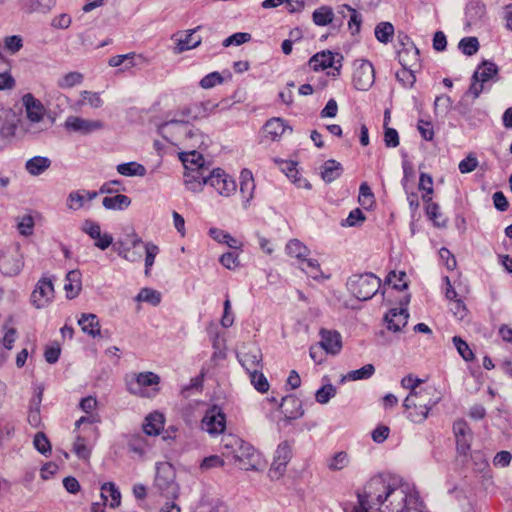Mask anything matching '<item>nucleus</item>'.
Masks as SVG:
<instances>
[{
    "label": "nucleus",
    "mask_w": 512,
    "mask_h": 512,
    "mask_svg": "<svg viewBox=\"0 0 512 512\" xmlns=\"http://www.w3.org/2000/svg\"><path fill=\"white\" fill-rule=\"evenodd\" d=\"M357 496L358 505L352 512H369L374 507L380 512H427L419 492L391 474L373 476Z\"/></svg>",
    "instance_id": "nucleus-1"
},
{
    "label": "nucleus",
    "mask_w": 512,
    "mask_h": 512,
    "mask_svg": "<svg viewBox=\"0 0 512 512\" xmlns=\"http://www.w3.org/2000/svg\"><path fill=\"white\" fill-rule=\"evenodd\" d=\"M32 122V93L22 97V103L12 109H0V137L21 136L29 129Z\"/></svg>",
    "instance_id": "nucleus-2"
},
{
    "label": "nucleus",
    "mask_w": 512,
    "mask_h": 512,
    "mask_svg": "<svg viewBox=\"0 0 512 512\" xmlns=\"http://www.w3.org/2000/svg\"><path fill=\"white\" fill-rule=\"evenodd\" d=\"M154 487L167 499L175 500L180 493V487L176 482V471L169 462L156 464Z\"/></svg>",
    "instance_id": "nucleus-3"
},
{
    "label": "nucleus",
    "mask_w": 512,
    "mask_h": 512,
    "mask_svg": "<svg viewBox=\"0 0 512 512\" xmlns=\"http://www.w3.org/2000/svg\"><path fill=\"white\" fill-rule=\"evenodd\" d=\"M348 290L360 301L371 299L381 287V279L371 272L354 274L347 281Z\"/></svg>",
    "instance_id": "nucleus-4"
},
{
    "label": "nucleus",
    "mask_w": 512,
    "mask_h": 512,
    "mask_svg": "<svg viewBox=\"0 0 512 512\" xmlns=\"http://www.w3.org/2000/svg\"><path fill=\"white\" fill-rule=\"evenodd\" d=\"M169 128H176L178 132L183 133L185 140L189 142L191 148L196 149L202 148V146L207 147V140L209 139L208 136L203 134L198 128H189L188 120L171 119L165 121L158 126V132L166 138L165 134Z\"/></svg>",
    "instance_id": "nucleus-5"
},
{
    "label": "nucleus",
    "mask_w": 512,
    "mask_h": 512,
    "mask_svg": "<svg viewBox=\"0 0 512 512\" xmlns=\"http://www.w3.org/2000/svg\"><path fill=\"white\" fill-rule=\"evenodd\" d=\"M440 397L429 398L426 400V396L423 398H415V393L408 394L403 402L404 408L407 410V418L413 423H423L430 410L439 403Z\"/></svg>",
    "instance_id": "nucleus-6"
},
{
    "label": "nucleus",
    "mask_w": 512,
    "mask_h": 512,
    "mask_svg": "<svg viewBox=\"0 0 512 512\" xmlns=\"http://www.w3.org/2000/svg\"><path fill=\"white\" fill-rule=\"evenodd\" d=\"M223 442L224 447L230 450V453L236 461L242 462L252 469L256 468V462L254 460L257 456L256 450L250 443L234 435L225 437Z\"/></svg>",
    "instance_id": "nucleus-7"
},
{
    "label": "nucleus",
    "mask_w": 512,
    "mask_h": 512,
    "mask_svg": "<svg viewBox=\"0 0 512 512\" xmlns=\"http://www.w3.org/2000/svg\"><path fill=\"white\" fill-rule=\"evenodd\" d=\"M159 383V375L151 371L133 373L125 377L128 392L138 397H148L147 387L157 386Z\"/></svg>",
    "instance_id": "nucleus-8"
},
{
    "label": "nucleus",
    "mask_w": 512,
    "mask_h": 512,
    "mask_svg": "<svg viewBox=\"0 0 512 512\" xmlns=\"http://www.w3.org/2000/svg\"><path fill=\"white\" fill-rule=\"evenodd\" d=\"M419 56V50L398 51V60L402 69L396 73V78L404 87L411 88L416 82L412 68L418 64Z\"/></svg>",
    "instance_id": "nucleus-9"
},
{
    "label": "nucleus",
    "mask_w": 512,
    "mask_h": 512,
    "mask_svg": "<svg viewBox=\"0 0 512 512\" xmlns=\"http://www.w3.org/2000/svg\"><path fill=\"white\" fill-rule=\"evenodd\" d=\"M343 56L340 53H333L330 50H324L314 54L309 59V65L314 71L333 68V76L340 75Z\"/></svg>",
    "instance_id": "nucleus-10"
},
{
    "label": "nucleus",
    "mask_w": 512,
    "mask_h": 512,
    "mask_svg": "<svg viewBox=\"0 0 512 512\" xmlns=\"http://www.w3.org/2000/svg\"><path fill=\"white\" fill-rule=\"evenodd\" d=\"M353 85L359 91H367L375 81V71L368 60L354 62Z\"/></svg>",
    "instance_id": "nucleus-11"
},
{
    "label": "nucleus",
    "mask_w": 512,
    "mask_h": 512,
    "mask_svg": "<svg viewBox=\"0 0 512 512\" xmlns=\"http://www.w3.org/2000/svg\"><path fill=\"white\" fill-rule=\"evenodd\" d=\"M201 427L210 435H219L226 428V415L218 405L209 407L201 421Z\"/></svg>",
    "instance_id": "nucleus-12"
},
{
    "label": "nucleus",
    "mask_w": 512,
    "mask_h": 512,
    "mask_svg": "<svg viewBox=\"0 0 512 512\" xmlns=\"http://www.w3.org/2000/svg\"><path fill=\"white\" fill-rule=\"evenodd\" d=\"M236 357L247 373L263 370V355L261 349L252 344L245 345L237 352Z\"/></svg>",
    "instance_id": "nucleus-13"
},
{
    "label": "nucleus",
    "mask_w": 512,
    "mask_h": 512,
    "mask_svg": "<svg viewBox=\"0 0 512 512\" xmlns=\"http://www.w3.org/2000/svg\"><path fill=\"white\" fill-rule=\"evenodd\" d=\"M453 433L456 440L457 453L467 456L471 450L473 432L464 419H458L453 423Z\"/></svg>",
    "instance_id": "nucleus-14"
},
{
    "label": "nucleus",
    "mask_w": 512,
    "mask_h": 512,
    "mask_svg": "<svg viewBox=\"0 0 512 512\" xmlns=\"http://www.w3.org/2000/svg\"><path fill=\"white\" fill-rule=\"evenodd\" d=\"M410 301V296H407L404 302V305H408ZM409 313L406 307H403V302H401L400 308H392L384 315V323L386 328L389 331L394 333L400 332L403 327H405L408 323Z\"/></svg>",
    "instance_id": "nucleus-15"
},
{
    "label": "nucleus",
    "mask_w": 512,
    "mask_h": 512,
    "mask_svg": "<svg viewBox=\"0 0 512 512\" xmlns=\"http://www.w3.org/2000/svg\"><path fill=\"white\" fill-rule=\"evenodd\" d=\"M209 171L205 165L185 169L184 183L188 190L200 192L204 185H209Z\"/></svg>",
    "instance_id": "nucleus-16"
},
{
    "label": "nucleus",
    "mask_w": 512,
    "mask_h": 512,
    "mask_svg": "<svg viewBox=\"0 0 512 512\" xmlns=\"http://www.w3.org/2000/svg\"><path fill=\"white\" fill-rule=\"evenodd\" d=\"M54 296L53 277H42L34 287V307H46L53 301Z\"/></svg>",
    "instance_id": "nucleus-17"
},
{
    "label": "nucleus",
    "mask_w": 512,
    "mask_h": 512,
    "mask_svg": "<svg viewBox=\"0 0 512 512\" xmlns=\"http://www.w3.org/2000/svg\"><path fill=\"white\" fill-rule=\"evenodd\" d=\"M208 181L209 186L213 187L222 196H230L236 191L235 181L220 168L209 172Z\"/></svg>",
    "instance_id": "nucleus-18"
},
{
    "label": "nucleus",
    "mask_w": 512,
    "mask_h": 512,
    "mask_svg": "<svg viewBox=\"0 0 512 512\" xmlns=\"http://www.w3.org/2000/svg\"><path fill=\"white\" fill-rule=\"evenodd\" d=\"M292 457L291 445L288 441L281 442L275 452L272 465L269 470L271 478H279L286 470V466Z\"/></svg>",
    "instance_id": "nucleus-19"
},
{
    "label": "nucleus",
    "mask_w": 512,
    "mask_h": 512,
    "mask_svg": "<svg viewBox=\"0 0 512 512\" xmlns=\"http://www.w3.org/2000/svg\"><path fill=\"white\" fill-rule=\"evenodd\" d=\"M284 415V420L290 423L292 420L301 418L304 415L302 401L294 394L282 397L278 405Z\"/></svg>",
    "instance_id": "nucleus-20"
},
{
    "label": "nucleus",
    "mask_w": 512,
    "mask_h": 512,
    "mask_svg": "<svg viewBox=\"0 0 512 512\" xmlns=\"http://www.w3.org/2000/svg\"><path fill=\"white\" fill-rule=\"evenodd\" d=\"M64 126L67 130L87 135L103 129L104 123L100 120H88L77 116H69Z\"/></svg>",
    "instance_id": "nucleus-21"
},
{
    "label": "nucleus",
    "mask_w": 512,
    "mask_h": 512,
    "mask_svg": "<svg viewBox=\"0 0 512 512\" xmlns=\"http://www.w3.org/2000/svg\"><path fill=\"white\" fill-rule=\"evenodd\" d=\"M55 123V117L46 110L40 100L34 98V132H40L51 128Z\"/></svg>",
    "instance_id": "nucleus-22"
},
{
    "label": "nucleus",
    "mask_w": 512,
    "mask_h": 512,
    "mask_svg": "<svg viewBox=\"0 0 512 512\" xmlns=\"http://www.w3.org/2000/svg\"><path fill=\"white\" fill-rule=\"evenodd\" d=\"M320 346L331 355H337L342 349V337L336 330L321 329Z\"/></svg>",
    "instance_id": "nucleus-23"
},
{
    "label": "nucleus",
    "mask_w": 512,
    "mask_h": 512,
    "mask_svg": "<svg viewBox=\"0 0 512 512\" xmlns=\"http://www.w3.org/2000/svg\"><path fill=\"white\" fill-rule=\"evenodd\" d=\"M82 274L79 270H71L66 274L64 290L66 298L72 300L76 298L82 290Z\"/></svg>",
    "instance_id": "nucleus-24"
},
{
    "label": "nucleus",
    "mask_w": 512,
    "mask_h": 512,
    "mask_svg": "<svg viewBox=\"0 0 512 512\" xmlns=\"http://www.w3.org/2000/svg\"><path fill=\"white\" fill-rule=\"evenodd\" d=\"M254 189L255 183L252 172L248 169H243L240 174V194L245 207L253 198Z\"/></svg>",
    "instance_id": "nucleus-25"
},
{
    "label": "nucleus",
    "mask_w": 512,
    "mask_h": 512,
    "mask_svg": "<svg viewBox=\"0 0 512 512\" xmlns=\"http://www.w3.org/2000/svg\"><path fill=\"white\" fill-rule=\"evenodd\" d=\"M164 415L157 411L146 416L143 423V432L148 436H157L164 428Z\"/></svg>",
    "instance_id": "nucleus-26"
},
{
    "label": "nucleus",
    "mask_w": 512,
    "mask_h": 512,
    "mask_svg": "<svg viewBox=\"0 0 512 512\" xmlns=\"http://www.w3.org/2000/svg\"><path fill=\"white\" fill-rule=\"evenodd\" d=\"M143 244L142 239L133 231L126 235V240H118L113 244V250L124 259L126 253Z\"/></svg>",
    "instance_id": "nucleus-27"
},
{
    "label": "nucleus",
    "mask_w": 512,
    "mask_h": 512,
    "mask_svg": "<svg viewBox=\"0 0 512 512\" xmlns=\"http://www.w3.org/2000/svg\"><path fill=\"white\" fill-rule=\"evenodd\" d=\"M343 170L340 162L329 159L321 166V178L324 182L331 183L342 175Z\"/></svg>",
    "instance_id": "nucleus-28"
},
{
    "label": "nucleus",
    "mask_w": 512,
    "mask_h": 512,
    "mask_svg": "<svg viewBox=\"0 0 512 512\" xmlns=\"http://www.w3.org/2000/svg\"><path fill=\"white\" fill-rule=\"evenodd\" d=\"M78 324L84 333L92 336L93 338L99 336L101 333L100 323L98 317L92 313H83L78 320Z\"/></svg>",
    "instance_id": "nucleus-29"
},
{
    "label": "nucleus",
    "mask_w": 512,
    "mask_h": 512,
    "mask_svg": "<svg viewBox=\"0 0 512 512\" xmlns=\"http://www.w3.org/2000/svg\"><path fill=\"white\" fill-rule=\"evenodd\" d=\"M287 126L285 121L281 118H271L264 126L263 131L265 136L272 141L278 140L285 132Z\"/></svg>",
    "instance_id": "nucleus-30"
},
{
    "label": "nucleus",
    "mask_w": 512,
    "mask_h": 512,
    "mask_svg": "<svg viewBox=\"0 0 512 512\" xmlns=\"http://www.w3.org/2000/svg\"><path fill=\"white\" fill-rule=\"evenodd\" d=\"M498 70V66L494 62L484 60L474 72H478V80L485 84L490 80H498Z\"/></svg>",
    "instance_id": "nucleus-31"
},
{
    "label": "nucleus",
    "mask_w": 512,
    "mask_h": 512,
    "mask_svg": "<svg viewBox=\"0 0 512 512\" xmlns=\"http://www.w3.org/2000/svg\"><path fill=\"white\" fill-rule=\"evenodd\" d=\"M13 324H14V318H13V316L10 315L6 319V321L3 325V328H2L4 335L0 340V345L3 349H5L7 351H10L13 348L14 342L17 337V330L15 327H13Z\"/></svg>",
    "instance_id": "nucleus-32"
},
{
    "label": "nucleus",
    "mask_w": 512,
    "mask_h": 512,
    "mask_svg": "<svg viewBox=\"0 0 512 512\" xmlns=\"http://www.w3.org/2000/svg\"><path fill=\"white\" fill-rule=\"evenodd\" d=\"M102 205L107 210H125L131 205V199L124 194L115 196H106L102 200Z\"/></svg>",
    "instance_id": "nucleus-33"
},
{
    "label": "nucleus",
    "mask_w": 512,
    "mask_h": 512,
    "mask_svg": "<svg viewBox=\"0 0 512 512\" xmlns=\"http://www.w3.org/2000/svg\"><path fill=\"white\" fill-rule=\"evenodd\" d=\"M108 495L111 498L110 508H116L121 503V493L113 482H106L101 486V497L104 502L107 501Z\"/></svg>",
    "instance_id": "nucleus-34"
},
{
    "label": "nucleus",
    "mask_w": 512,
    "mask_h": 512,
    "mask_svg": "<svg viewBox=\"0 0 512 512\" xmlns=\"http://www.w3.org/2000/svg\"><path fill=\"white\" fill-rule=\"evenodd\" d=\"M286 252L289 256L295 257L301 262L306 260V257L310 254L308 247L298 239H291L286 244Z\"/></svg>",
    "instance_id": "nucleus-35"
},
{
    "label": "nucleus",
    "mask_w": 512,
    "mask_h": 512,
    "mask_svg": "<svg viewBox=\"0 0 512 512\" xmlns=\"http://www.w3.org/2000/svg\"><path fill=\"white\" fill-rule=\"evenodd\" d=\"M116 170L119 174H121L123 176H128V177H132V176L143 177L146 175V172H147L144 165L134 162V161L118 164L116 167Z\"/></svg>",
    "instance_id": "nucleus-36"
},
{
    "label": "nucleus",
    "mask_w": 512,
    "mask_h": 512,
    "mask_svg": "<svg viewBox=\"0 0 512 512\" xmlns=\"http://www.w3.org/2000/svg\"><path fill=\"white\" fill-rule=\"evenodd\" d=\"M201 28V26H198L194 29H191L187 32L186 36L184 39H179L178 42H177V46H176V49H177V52L178 53H181V52H184V51H187V50H190V49H194L196 47H198L201 42H202V39L201 37H194V33L199 30Z\"/></svg>",
    "instance_id": "nucleus-37"
},
{
    "label": "nucleus",
    "mask_w": 512,
    "mask_h": 512,
    "mask_svg": "<svg viewBox=\"0 0 512 512\" xmlns=\"http://www.w3.org/2000/svg\"><path fill=\"white\" fill-rule=\"evenodd\" d=\"M358 202L366 210L375 206V196L367 182H362L359 187Z\"/></svg>",
    "instance_id": "nucleus-38"
},
{
    "label": "nucleus",
    "mask_w": 512,
    "mask_h": 512,
    "mask_svg": "<svg viewBox=\"0 0 512 512\" xmlns=\"http://www.w3.org/2000/svg\"><path fill=\"white\" fill-rule=\"evenodd\" d=\"M334 13L331 7L321 6L312 14V19L317 26H326L333 21Z\"/></svg>",
    "instance_id": "nucleus-39"
},
{
    "label": "nucleus",
    "mask_w": 512,
    "mask_h": 512,
    "mask_svg": "<svg viewBox=\"0 0 512 512\" xmlns=\"http://www.w3.org/2000/svg\"><path fill=\"white\" fill-rule=\"evenodd\" d=\"M127 445L129 451L140 456L146 453L148 447L146 438L139 433L131 435L128 439Z\"/></svg>",
    "instance_id": "nucleus-40"
},
{
    "label": "nucleus",
    "mask_w": 512,
    "mask_h": 512,
    "mask_svg": "<svg viewBox=\"0 0 512 512\" xmlns=\"http://www.w3.org/2000/svg\"><path fill=\"white\" fill-rule=\"evenodd\" d=\"M209 235L215 241L228 245L230 248L237 249L238 241L229 233L219 228H210Z\"/></svg>",
    "instance_id": "nucleus-41"
},
{
    "label": "nucleus",
    "mask_w": 512,
    "mask_h": 512,
    "mask_svg": "<svg viewBox=\"0 0 512 512\" xmlns=\"http://www.w3.org/2000/svg\"><path fill=\"white\" fill-rule=\"evenodd\" d=\"M135 300L138 302H147L153 306H157L161 302V294L157 290L145 287L139 291L135 297Z\"/></svg>",
    "instance_id": "nucleus-42"
},
{
    "label": "nucleus",
    "mask_w": 512,
    "mask_h": 512,
    "mask_svg": "<svg viewBox=\"0 0 512 512\" xmlns=\"http://www.w3.org/2000/svg\"><path fill=\"white\" fill-rule=\"evenodd\" d=\"M374 33L379 42L386 44L394 34V26L390 22H380L376 25Z\"/></svg>",
    "instance_id": "nucleus-43"
},
{
    "label": "nucleus",
    "mask_w": 512,
    "mask_h": 512,
    "mask_svg": "<svg viewBox=\"0 0 512 512\" xmlns=\"http://www.w3.org/2000/svg\"><path fill=\"white\" fill-rule=\"evenodd\" d=\"M180 160L182 161L185 169L204 165V158L202 154L197 152L195 149L189 152H182L180 154Z\"/></svg>",
    "instance_id": "nucleus-44"
},
{
    "label": "nucleus",
    "mask_w": 512,
    "mask_h": 512,
    "mask_svg": "<svg viewBox=\"0 0 512 512\" xmlns=\"http://www.w3.org/2000/svg\"><path fill=\"white\" fill-rule=\"evenodd\" d=\"M250 377L251 384L253 387L260 393H265L269 390V382L262 370H254L248 373Z\"/></svg>",
    "instance_id": "nucleus-45"
},
{
    "label": "nucleus",
    "mask_w": 512,
    "mask_h": 512,
    "mask_svg": "<svg viewBox=\"0 0 512 512\" xmlns=\"http://www.w3.org/2000/svg\"><path fill=\"white\" fill-rule=\"evenodd\" d=\"M80 95L81 99L76 102L78 107H82L85 103H88L93 108H100L103 105V100L97 92L84 90Z\"/></svg>",
    "instance_id": "nucleus-46"
},
{
    "label": "nucleus",
    "mask_w": 512,
    "mask_h": 512,
    "mask_svg": "<svg viewBox=\"0 0 512 512\" xmlns=\"http://www.w3.org/2000/svg\"><path fill=\"white\" fill-rule=\"evenodd\" d=\"M34 449L44 456L51 454V443L44 432L34 434Z\"/></svg>",
    "instance_id": "nucleus-47"
},
{
    "label": "nucleus",
    "mask_w": 512,
    "mask_h": 512,
    "mask_svg": "<svg viewBox=\"0 0 512 512\" xmlns=\"http://www.w3.org/2000/svg\"><path fill=\"white\" fill-rule=\"evenodd\" d=\"M405 278L406 273L404 271H400L399 273L396 271H390L386 277V282L392 284L394 289L403 291L408 288V283Z\"/></svg>",
    "instance_id": "nucleus-48"
},
{
    "label": "nucleus",
    "mask_w": 512,
    "mask_h": 512,
    "mask_svg": "<svg viewBox=\"0 0 512 512\" xmlns=\"http://www.w3.org/2000/svg\"><path fill=\"white\" fill-rule=\"evenodd\" d=\"M458 47L464 55L472 56L479 50V41L476 37H464L460 40Z\"/></svg>",
    "instance_id": "nucleus-49"
},
{
    "label": "nucleus",
    "mask_w": 512,
    "mask_h": 512,
    "mask_svg": "<svg viewBox=\"0 0 512 512\" xmlns=\"http://www.w3.org/2000/svg\"><path fill=\"white\" fill-rule=\"evenodd\" d=\"M452 342H453L455 348L457 349L458 353L460 354V356L465 361L468 362V361L474 360L475 355H474L473 351L470 349L467 342L464 341L460 336H454L452 338Z\"/></svg>",
    "instance_id": "nucleus-50"
},
{
    "label": "nucleus",
    "mask_w": 512,
    "mask_h": 512,
    "mask_svg": "<svg viewBox=\"0 0 512 512\" xmlns=\"http://www.w3.org/2000/svg\"><path fill=\"white\" fill-rule=\"evenodd\" d=\"M426 214L430 220L433 221L434 225L437 227H446L447 219L442 218V214L440 213V207L437 203H430L426 206Z\"/></svg>",
    "instance_id": "nucleus-51"
},
{
    "label": "nucleus",
    "mask_w": 512,
    "mask_h": 512,
    "mask_svg": "<svg viewBox=\"0 0 512 512\" xmlns=\"http://www.w3.org/2000/svg\"><path fill=\"white\" fill-rule=\"evenodd\" d=\"M337 393V389L331 383L323 385L315 393V399L320 404H326L333 398Z\"/></svg>",
    "instance_id": "nucleus-52"
},
{
    "label": "nucleus",
    "mask_w": 512,
    "mask_h": 512,
    "mask_svg": "<svg viewBox=\"0 0 512 512\" xmlns=\"http://www.w3.org/2000/svg\"><path fill=\"white\" fill-rule=\"evenodd\" d=\"M421 380L418 378H413L411 375L405 376L401 380V385L405 389H410V393H415V398H423L426 395H429V393L426 390H419L417 391L416 388L420 384Z\"/></svg>",
    "instance_id": "nucleus-53"
},
{
    "label": "nucleus",
    "mask_w": 512,
    "mask_h": 512,
    "mask_svg": "<svg viewBox=\"0 0 512 512\" xmlns=\"http://www.w3.org/2000/svg\"><path fill=\"white\" fill-rule=\"evenodd\" d=\"M83 78L84 77L80 72H69L58 81V86L63 89L72 88L81 84L83 82Z\"/></svg>",
    "instance_id": "nucleus-54"
},
{
    "label": "nucleus",
    "mask_w": 512,
    "mask_h": 512,
    "mask_svg": "<svg viewBox=\"0 0 512 512\" xmlns=\"http://www.w3.org/2000/svg\"><path fill=\"white\" fill-rule=\"evenodd\" d=\"M366 220V216L360 208H355L350 211L348 217L342 221V226L357 227L361 226Z\"/></svg>",
    "instance_id": "nucleus-55"
},
{
    "label": "nucleus",
    "mask_w": 512,
    "mask_h": 512,
    "mask_svg": "<svg viewBox=\"0 0 512 512\" xmlns=\"http://www.w3.org/2000/svg\"><path fill=\"white\" fill-rule=\"evenodd\" d=\"M375 372V367L372 364H366L360 369L350 371L346 378L352 381L369 379Z\"/></svg>",
    "instance_id": "nucleus-56"
},
{
    "label": "nucleus",
    "mask_w": 512,
    "mask_h": 512,
    "mask_svg": "<svg viewBox=\"0 0 512 512\" xmlns=\"http://www.w3.org/2000/svg\"><path fill=\"white\" fill-rule=\"evenodd\" d=\"M301 265L302 271L313 279H318L322 274L320 264L316 259H309L306 257V260H303Z\"/></svg>",
    "instance_id": "nucleus-57"
},
{
    "label": "nucleus",
    "mask_w": 512,
    "mask_h": 512,
    "mask_svg": "<svg viewBox=\"0 0 512 512\" xmlns=\"http://www.w3.org/2000/svg\"><path fill=\"white\" fill-rule=\"evenodd\" d=\"M178 114L182 117L181 119H192L198 120L203 118V113L201 114L199 103L195 102L186 107H183L179 110Z\"/></svg>",
    "instance_id": "nucleus-58"
},
{
    "label": "nucleus",
    "mask_w": 512,
    "mask_h": 512,
    "mask_svg": "<svg viewBox=\"0 0 512 512\" xmlns=\"http://www.w3.org/2000/svg\"><path fill=\"white\" fill-rule=\"evenodd\" d=\"M144 248H145V253H146L145 274L149 275L151 267L153 266V264L155 262V258L157 256V254L159 253V248L157 245H155L153 243L144 244Z\"/></svg>",
    "instance_id": "nucleus-59"
},
{
    "label": "nucleus",
    "mask_w": 512,
    "mask_h": 512,
    "mask_svg": "<svg viewBox=\"0 0 512 512\" xmlns=\"http://www.w3.org/2000/svg\"><path fill=\"white\" fill-rule=\"evenodd\" d=\"M349 464L348 454L344 451L336 453L330 460L328 467L333 471H339Z\"/></svg>",
    "instance_id": "nucleus-60"
},
{
    "label": "nucleus",
    "mask_w": 512,
    "mask_h": 512,
    "mask_svg": "<svg viewBox=\"0 0 512 512\" xmlns=\"http://www.w3.org/2000/svg\"><path fill=\"white\" fill-rule=\"evenodd\" d=\"M61 354L60 344L56 341L51 342L46 346L44 351V358L47 363L54 364L59 360Z\"/></svg>",
    "instance_id": "nucleus-61"
},
{
    "label": "nucleus",
    "mask_w": 512,
    "mask_h": 512,
    "mask_svg": "<svg viewBox=\"0 0 512 512\" xmlns=\"http://www.w3.org/2000/svg\"><path fill=\"white\" fill-rule=\"evenodd\" d=\"M251 40V34L246 32H237L227 37L222 45L224 47H229L231 45L239 46Z\"/></svg>",
    "instance_id": "nucleus-62"
},
{
    "label": "nucleus",
    "mask_w": 512,
    "mask_h": 512,
    "mask_svg": "<svg viewBox=\"0 0 512 512\" xmlns=\"http://www.w3.org/2000/svg\"><path fill=\"white\" fill-rule=\"evenodd\" d=\"M73 451L79 459L86 460L91 455V450L87 447L85 439L82 436H77L74 444Z\"/></svg>",
    "instance_id": "nucleus-63"
},
{
    "label": "nucleus",
    "mask_w": 512,
    "mask_h": 512,
    "mask_svg": "<svg viewBox=\"0 0 512 512\" xmlns=\"http://www.w3.org/2000/svg\"><path fill=\"white\" fill-rule=\"evenodd\" d=\"M471 459L473 462L474 469L478 472L484 471L489 466L486 455L481 450H476L472 452Z\"/></svg>",
    "instance_id": "nucleus-64"
}]
</instances>
